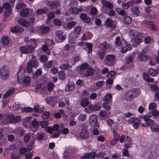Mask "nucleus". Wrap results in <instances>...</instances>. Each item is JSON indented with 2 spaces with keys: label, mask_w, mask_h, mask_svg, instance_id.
<instances>
[{
  "label": "nucleus",
  "mask_w": 159,
  "mask_h": 159,
  "mask_svg": "<svg viewBox=\"0 0 159 159\" xmlns=\"http://www.w3.org/2000/svg\"><path fill=\"white\" fill-rule=\"evenodd\" d=\"M86 118V115L85 114H81L78 116V119L81 121H83Z\"/></svg>",
  "instance_id": "nucleus-50"
},
{
  "label": "nucleus",
  "mask_w": 159,
  "mask_h": 159,
  "mask_svg": "<svg viewBox=\"0 0 159 159\" xmlns=\"http://www.w3.org/2000/svg\"><path fill=\"white\" fill-rule=\"evenodd\" d=\"M18 22L19 24L23 26H28L30 25V24L29 22L26 21L23 18L20 19Z\"/></svg>",
  "instance_id": "nucleus-18"
},
{
  "label": "nucleus",
  "mask_w": 159,
  "mask_h": 159,
  "mask_svg": "<svg viewBox=\"0 0 159 159\" xmlns=\"http://www.w3.org/2000/svg\"><path fill=\"white\" fill-rule=\"evenodd\" d=\"M29 10L28 8H26L21 11L20 15L22 17L26 16L29 13Z\"/></svg>",
  "instance_id": "nucleus-30"
},
{
  "label": "nucleus",
  "mask_w": 159,
  "mask_h": 159,
  "mask_svg": "<svg viewBox=\"0 0 159 159\" xmlns=\"http://www.w3.org/2000/svg\"><path fill=\"white\" fill-rule=\"evenodd\" d=\"M2 44L5 45H7L9 44V40L7 36H4L2 38Z\"/></svg>",
  "instance_id": "nucleus-34"
},
{
  "label": "nucleus",
  "mask_w": 159,
  "mask_h": 159,
  "mask_svg": "<svg viewBox=\"0 0 159 159\" xmlns=\"http://www.w3.org/2000/svg\"><path fill=\"white\" fill-rule=\"evenodd\" d=\"M48 11V8L47 7H44L42 9H40L36 11V13L38 14H42L47 13Z\"/></svg>",
  "instance_id": "nucleus-26"
},
{
  "label": "nucleus",
  "mask_w": 159,
  "mask_h": 159,
  "mask_svg": "<svg viewBox=\"0 0 159 159\" xmlns=\"http://www.w3.org/2000/svg\"><path fill=\"white\" fill-rule=\"evenodd\" d=\"M80 18L83 21L86 23H88L90 21V19L89 17L88 16L85 14H82L80 16Z\"/></svg>",
  "instance_id": "nucleus-17"
},
{
  "label": "nucleus",
  "mask_w": 159,
  "mask_h": 159,
  "mask_svg": "<svg viewBox=\"0 0 159 159\" xmlns=\"http://www.w3.org/2000/svg\"><path fill=\"white\" fill-rule=\"evenodd\" d=\"M96 153L94 152L88 153L89 159H94L96 157Z\"/></svg>",
  "instance_id": "nucleus-56"
},
{
  "label": "nucleus",
  "mask_w": 159,
  "mask_h": 159,
  "mask_svg": "<svg viewBox=\"0 0 159 159\" xmlns=\"http://www.w3.org/2000/svg\"><path fill=\"white\" fill-rule=\"evenodd\" d=\"M13 116L12 115H8L7 116V120L9 123H13Z\"/></svg>",
  "instance_id": "nucleus-37"
},
{
  "label": "nucleus",
  "mask_w": 159,
  "mask_h": 159,
  "mask_svg": "<svg viewBox=\"0 0 159 159\" xmlns=\"http://www.w3.org/2000/svg\"><path fill=\"white\" fill-rule=\"evenodd\" d=\"M13 122L14 124H16L17 123L21 121V118L19 116H13Z\"/></svg>",
  "instance_id": "nucleus-46"
},
{
  "label": "nucleus",
  "mask_w": 159,
  "mask_h": 159,
  "mask_svg": "<svg viewBox=\"0 0 159 159\" xmlns=\"http://www.w3.org/2000/svg\"><path fill=\"white\" fill-rule=\"evenodd\" d=\"M72 67L71 66H70L68 64H63L61 66V68L64 70H66L69 68H71Z\"/></svg>",
  "instance_id": "nucleus-55"
},
{
  "label": "nucleus",
  "mask_w": 159,
  "mask_h": 159,
  "mask_svg": "<svg viewBox=\"0 0 159 159\" xmlns=\"http://www.w3.org/2000/svg\"><path fill=\"white\" fill-rule=\"evenodd\" d=\"M105 50V49H99L97 52V55L101 60L104 59L106 54Z\"/></svg>",
  "instance_id": "nucleus-14"
},
{
  "label": "nucleus",
  "mask_w": 159,
  "mask_h": 159,
  "mask_svg": "<svg viewBox=\"0 0 159 159\" xmlns=\"http://www.w3.org/2000/svg\"><path fill=\"white\" fill-rule=\"evenodd\" d=\"M97 122V117L96 115H92L90 116L89 118V123L93 127L96 126Z\"/></svg>",
  "instance_id": "nucleus-10"
},
{
  "label": "nucleus",
  "mask_w": 159,
  "mask_h": 159,
  "mask_svg": "<svg viewBox=\"0 0 159 159\" xmlns=\"http://www.w3.org/2000/svg\"><path fill=\"white\" fill-rule=\"evenodd\" d=\"M116 11L119 15L123 16L126 15V12L124 10H120L119 8L117 9L116 10Z\"/></svg>",
  "instance_id": "nucleus-53"
},
{
  "label": "nucleus",
  "mask_w": 159,
  "mask_h": 159,
  "mask_svg": "<svg viewBox=\"0 0 159 159\" xmlns=\"http://www.w3.org/2000/svg\"><path fill=\"white\" fill-rule=\"evenodd\" d=\"M54 43L53 40L48 39H46L44 41V44L51 48V49L53 48V45Z\"/></svg>",
  "instance_id": "nucleus-20"
},
{
  "label": "nucleus",
  "mask_w": 159,
  "mask_h": 159,
  "mask_svg": "<svg viewBox=\"0 0 159 159\" xmlns=\"http://www.w3.org/2000/svg\"><path fill=\"white\" fill-rule=\"evenodd\" d=\"M14 89L12 88H10L7 92L5 93L3 95V98H7L8 96H11L14 93Z\"/></svg>",
  "instance_id": "nucleus-21"
},
{
  "label": "nucleus",
  "mask_w": 159,
  "mask_h": 159,
  "mask_svg": "<svg viewBox=\"0 0 159 159\" xmlns=\"http://www.w3.org/2000/svg\"><path fill=\"white\" fill-rule=\"evenodd\" d=\"M133 2H128L127 3H123L122 5V7L124 9H126L131 6Z\"/></svg>",
  "instance_id": "nucleus-32"
},
{
  "label": "nucleus",
  "mask_w": 159,
  "mask_h": 159,
  "mask_svg": "<svg viewBox=\"0 0 159 159\" xmlns=\"http://www.w3.org/2000/svg\"><path fill=\"white\" fill-rule=\"evenodd\" d=\"M116 73V72L115 71H110L107 74V78H112L115 75Z\"/></svg>",
  "instance_id": "nucleus-57"
},
{
  "label": "nucleus",
  "mask_w": 159,
  "mask_h": 159,
  "mask_svg": "<svg viewBox=\"0 0 159 159\" xmlns=\"http://www.w3.org/2000/svg\"><path fill=\"white\" fill-rule=\"evenodd\" d=\"M50 116V113L48 111H45L42 114V117L43 119H46L49 117Z\"/></svg>",
  "instance_id": "nucleus-40"
},
{
  "label": "nucleus",
  "mask_w": 159,
  "mask_h": 159,
  "mask_svg": "<svg viewBox=\"0 0 159 159\" xmlns=\"http://www.w3.org/2000/svg\"><path fill=\"white\" fill-rule=\"evenodd\" d=\"M40 28H41V32L43 34L47 33L49 31L50 29V27L48 26H46L43 28L41 27Z\"/></svg>",
  "instance_id": "nucleus-39"
},
{
  "label": "nucleus",
  "mask_w": 159,
  "mask_h": 159,
  "mask_svg": "<svg viewBox=\"0 0 159 159\" xmlns=\"http://www.w3.org/2000/svg\"><path fill=\"white\" fill-rule=\"evenodd\" d=\"M76 25V22L74 21H71L67 24V27L71 28L74 27Z\"/></svg>",
  "instance_id": "nucleus-48"
},
{
  "label": "nucleus",
  "mask_w": 159,
  "mask_h": 159,
  "mask_svg": "<svg viewBox=\"0 0 159 159\" xmlns=\"http://www.w3.org/2000/svg\"><path fill=\"white\" fill-rule=\"evenodd\" d=\"M119 48L121 49V51L122 53H124L127 51L130 50L131 48L129 45L128 44L127 42L125 40H123V42L121 45V47Z\"/></svg>",
  "instance_id": "nucleus-8"
},
{
  "label": "nucleus",
  "mask_w": 159,
  "mask_h": 159,
  "mask_svg": "<svg viewBox=\"0 0 159 159\" xmlns=\"http://www.w3.org/2000/svg\"><path fill=\"white\" fill-rule=\"evenodd\" d=\"M89 108L92 111H97L100 109V107L98 104L94 105H90L89 106Z\"/></svg>",
  "instance_id": "nucleus-23"
},
{
  "label": "nucleus",
  "mask_w": 159,
  "mask_h": 159,
  "mask_svg": "<svg viewBox=\"0 0 159 159\" xmlns=\"http://www.w3.org/2000/svg\"><path fill=\"white\" fill-rule=\"evenodd\" d=\"M21 27H19L17 26H15L11 28V31L13 33H17L20 31V29Z\"/></svg>",
  "instance_id": "nucleus-38"
},
{
  "label": "nucleus",
  "mask_w": 159,
  "mask_h": 159,
  "mask_svg": "<svg viewBox=\"0 0 159 159\" xmlns=\"http://www.w3.org/2000/svg\"><path fill=\"white\" fill-rule=\"evenodd\" d=\"M89 104L88 100L86 99H84L81 102L80 105L81 107H84L88 106Z\"/></svg>",
  "instance_id": "nucleus-42"
},
{
  "label": "nucleus",
  "mask_w": 159,
  "mask_h": 159,
  "mask_svg": "<svg viewBox=\"0 0 159 159\" xmlns=\"http://www.w3.org/2000/svg\"><path fill=\"white\" fill-rule=\"evenodd\" d=\"M159 69H157V70H154L152 68H150L148 70L149 73L152 76H156L158 73Z\"/></svg>",
  "instance_id": "nucleus-31"
},
{
  "label": "nucleus",
  "mask_w": 159,
  "mask_h": 159,
  "mask_svg": "<svg viewBox=\"0 0 159 159\" xmlns=\"http://www.w3.org/2000/svg\"><path fill=\"white\" fill-rule=\"evenodd\" d=\"M54 17L55 14L54 13L52 12H50L49 13L48 15L47 20L52 19Z\"/></svg>",
  "instance_id": "nucleus-60"
},
{
  "label": "nucleus",
  "mask_w": 159,
  "mask_h": 159,
  "mask_svg": "<svg viewBox=\"0 0 159 159\" xmlns=\"http://www.w3.org/2000/svg\"><path fill=\"white\" fill-rule=\"evenodd\" d=\"M46 101L49 105L53 107L56 103L57 98L53 97H48L46 98Z\"/></svg>",
  "instance_id": "nucleus-9"
},
{
  "label": "nucleus",
  "mask_w": 159,
  "mask_h": 159,
  "mask_svg": "<svg viewBox=\"0 0 159 159\" xmlns=\"http://www.w3.org/2000/svg\"><path fill=\"white\" fill-rule=\"evenodd\" d=\"M59 78L61 80H63L65 78V74L64 72L62 71H60L58 73Z\"/></svg>",
  "instance_id": "nucleus-51"
},
{
  "label": "nucleus",
  "mask_w": 159,
  "mask_h": 159,
  "mask_svg": "<svg viewBox=\"0 0 159 159\" xmlns=\"http://www.w3.org/2000/svg\"><path fill=\"white\" fill-rule=\"evenodd\" d=\"M11 9H6L4 13V16L5 18L7 17L11 14Z\"/></svg>",
  "instance_id": "nucleus-47"
},
{
  "label": "nucleus",
  "mask_w": 159,
  "mask_h": 159,
  "mask_svg": "<svg viewBox=\"0 0 159 159\" xmlns=\"http://www.w3.org/2000/svg\"><path fill=\"white\" fill-rule=\"evenodd\" d=\"M57 37L61 40L63 41L66 39L65 36L63 35V33L60 31H57L56 32Z\"/></svg>",
  "instance_id": "nucleus-16"
},
{
  "label": "nucleus",
  "mask_w": 159,
  "mask_h": 159,
  "mask_svg": "<svg viewBox=\"0 0 159 159\" xmlns=\"http://www.w3.org/2000/svg\"><path fill=\"white\" fill-rule=\"evenodd\" d=\"M54 85L51 82L49 83L47 85L48 90L49 91H51L53 89Z\"/></svg>",
  "instance_id": "nucleus-44"
},
{
  "label": "nucleus",
  "mask_w": 159,
  "mask_h": 159,
  "mask_svg": "<svg viewBox=\"0 0 159 159\" xmlns=\"http://www.w3.org/2000/svg\"><path fill=\"white\" fill-rule=\"evenodd\" d=\"M32 126L33 128H36L39 126V124L36 119H33L32 122Z\"/></svg>",
  "instance_id": "nucleus-54"
},
{
  "label": "nucleus",
  "mask_w": 159,
  "mask_h": 159,
  "mask_svg": "<svg viewBox=\"0 0 159 159\" xmlns=\"http://www.w3.org/2000/svg\"><path fill=\"white\" fill-rule=\"evenodd\" d=\"M131 11L133 13V15L135 17H137L139 15V9L137 7H135L134 8L131 9Z\"/></svg>",
  "instance_id": "nucleus-29"
},
{
  "label": "nucleus",
  "mask_w": 159,
  "mask_h": 159,
  "mask_svg": "<svg viewBox=\"0 0 159 159\" xmlns=\"http://www.w3.org/2000/svg\"><path fill=\"white\" fill-rule=\"evenodd\" d=\"M102 3L103 4H104V5L108 8H111L113 7L112 4L108 2L104 1H102Z\"/></svg>",
  "instance_id": "nucleus-45"
},
{
  "label": "nucleus",
  "mask_w": 159,
  "mask_h": 159,
  "mask_svg": "<svg viewBox=\"0 0 159 159\" xmlns=\"http://www.w3.org/2000/svg\"><path fill=\"white\" fill-rule=\"evenodd\" d=\"M25 68H21L20 69L17 76L18 81L24 78L25 75Z\"/></svg>",
  "instance_id": "nucleus-12"
},
{
  "label": "nucleus",
  "mask_w": 159,
  "mask_h": 159,
  "mask_svg": "<svg viewBox=\"0 0 159 159\" xmlns=\"http://www.w3.org/2000/svg\"><path fill=\"white\" fill-rule=\"evenodd\" d=\"M40 124L42 127L46 128L48 125V122L47 121H42L40 122Z\"/></svg>",
  "instance_id": "nucleus-58"
},
{
  "label": "nucleus",
  "mask_w": 159,
  "mask_h": 159,
  "mask_svg": "<svg viewBox=\"0 0 159 159\" xmlns=\"http://www.w3.org/2000/svg\"><path fill=\"white\" fill-rule=\"evenodd\" d=\"M147 52V51L143 49L139 54V58L141 61H145L149 58V57L144 53Z\"/></svg>",
  "instance_id": "nucleus-11"
},
{
  "label": "nucleus",
  "mask_w": 159,
  "mask_h": 159,
  "mask_svg": "<svg viewBox=\"0 0 159 159\" xmlns=\"http://www.w3.org/2000/svg\"><path fill=\"white\" fill-rule=\"evenodd\" d=\"M0 76L3 80L8 79L9 76V71L8 67L4 66L2 67L0 69Z\"/></svg>",
  "instance_id": "nucleus-2"
},
{
  "label": "nucleus",
  "mask_w": 159,
  "mask_h": 159,
  "mask_svg": "<svg viewBox=\"0 0 159 159\" xmlns=\"http://www.w3.org/2000/svg\"><path fill=\"white\" fill-rule=\"evenodd\" d=\"M140 122L141 121L140 120L138 119L136 120L133 123V126L134 128L135 129H137L140 125Z\"/></svg>",
  "instance_id": "nucleus-41"
},
{
  "label": "nucleus",
  "mask_w": 159,
  "mask_h": 159,
  "mask_svg": "<svg viewBox=\"0 0 159 159\" xmlns=\"http://www.w3.org/2000/svg\"><path fill=\"white\" fill-rule=\"evenodd\" d=\"M136 90L133 89L126 92L124 94V98L127 101H130L132 99L133 96L135 95Z\"/></svg>",
  "instance_id": "nucleus-6"
},
{
  "label": "nucleus",
  "mask_w": 159,
  "mask_h": 159,
  "mask_svg": "<svg viewBox=\"0 0 159 159\" xmlns=\"http://www.w3.org/2000/svg\"><path fill=\"white\" fill-rule=\"evenodd\" d=\"M20 157V155L18 154L15 155V154L12 153L11 154V159H19Z\"/></svg>",
  "instance_id": "nucleus-64"
},
{
  "label": "nucleus",
  "mask_w": 159,
  "mask_h": 159,
  "mask_svg": "<svg viewBox=\"0 0 159 159\" xmlns=\"http://www.w3.org/2000/svg\"><path fill=\"white\" fill-rule=\"evenodd\" d=\"M159 126L154 123L151 126V129L152 131L157 132L158 130Z\"/></svg>",
  "instance_id": "nucleus-43"
},
{
  "label": "nucleus",
  "mask_w": 159,
  "mask_h": 159,
  "mask_svg": "<svg viewBox=\"0 0 159 159\" xmlns=\"http://www.w3.org/2000/svg\"><path fill=\"white\" fill-rule=\"evenodd\" d=\"M53 21L55 24L57 25L60 26L62 25L61 22L59 19H55Z\"/></svg>",
  "instance_id": "nucleus-62"
},
{
  "label": "nucleus",
  "mask_w": 159,
  "mask_h": 159,
  "mask_svg": "<svg viewBox=\"0 0 159 159\" xmlns=\"http://www.w3.org/2000/svg\"><path fill=\"white\" fill-rule=\"evenodd\" d=\"M132 142L129 138L127 137L125 140V146L126 149L130 147L132 145Z\"/></svg>",
  "instance_id": "nucleus-27"
},
{
  "label": "nucleus",
  "mask_w": 159,
  "mask_h": 159,
  "mask_svg": "<svg viewBox=\"0 0 159 159\" xmlns=\"http://www.w3.org/2000/svg\"><path fill=\"white\" fill-rule=\"evenodd\" d=\"M38 64L39 62L37 60L30 59L26 66L27 72L31 73L32 71V68L37 67Z\"/></svg>",
  "instance_id": "nucleus-4"
},
{
  "label": "nucleus",
  "mask_w": 159,
  "mask_h": 159,
  "mask_svg": "<svg viewBox=\"0 0 159 159\" xmlns=\"http://www.w3.org/2000/svg\"><path fill=\"white\" fill-rule=\"evenodd\" d=\"M47 5L51 7V8H54L55 7L57 6L56 3L53 2H48Z\"/></svg>",
  "instance_id": "nucleus-52"
},
{
  "label": "nucleus",
  "mask_w": 159,
  "mask_h": 159,
  "mask_svg": "<svg viewBox=\"0 0 159 159\" xmlns=\"http://www.w3.org/2000/svg\"><path fill=\"white\" fill-rule=\"evenodd\" d=\"M74 88V85H68V86H67L66 88V90L67 91H71L73 90Z\"/></svg>",
  "instance_id": "nucleus-63"
},
{
  "label": "nucleus",
  "mask_w": 159,
  "mask_h": 159,
  "mask_svg": "<svg viewBox=\"0 0 159 159\" xmlns=\"http://www.w3.org/2000/svg\"><path fill=\"white\" fill-rule=\"evenodd\" d=\"M83 10L82 9H79L75 7L70 8L69 9L70 12L73 14H76L79 13Z\"/></svg>",
  "instance_id": "nucleus-24"
},
{
  "label": "nucleus",
  "mask_w": 159,
  "mask_h": 159,
  "mask_svg": "<svg viewBox=\"0 0 159 159\" xmlns=\"http://www.w3.org/2000/svg\"><path fill=\"white\" fill-rule=\"evenodd\" d=\"M23 81V85L26 86H28L30 84V78L29 77H25L24 80Z\"/></svg>",
  "instance_id": "nucleus-35"
},
{
  "label": "nucleus",
  "mask_w": 159,
  "mask_h": 159,
  "mask_svg": "<svg viewBox=\"0 0 159 159\" xmlns=\"http://www.w3.org/2000/svg\"><path fill=\"white\" fill-rule=\"evenodd\" d=\"M137 119L134 117H132L129 118L127 120V122L129 124H131L132 123H134V122Z\"/></svg>",
  "instance_id": "nucleus-61"
},
{
  "label": "nucleus",
  "mask_w": 159,
  "mask_h": 159,
  "mask_svg": "<svg viewBox=\"0 0 159 159\" xmlns=\"http://www.w3.org/2000/svg\"><path fill=\"white\" fill-rule=\"evenodd\" d=\"M81 127L82 129L80 133V136L83 139H86L88 138L89 135L87 125L83 124L81 125Z\"/></svg>",
  "instance_id": "nucleus-5"
},
{
  "label": "nucleus",
  "mask_w": 159,
  "mask_h": 159,
  "mask_svg": "<svg viewBox=\"0 0 159 159\" xmlns=\"http://www.w3.org/2000/svg\"><path fill=\"white\" fill-rule=\"evenodd\" d=\"M157 107V104L155 102L151 103L149 106L148 108L149 110H154Z\"/></svg>",
  "instance_id": "nucleus-49"
},
{
  "label": "nucleus",
  "mask_w": 159,
  "mask_h": 159,
  "mask_svg": "<svg viewBox=\"0 0 159 159\" xmlns=\"http://www.w3.org/2000/svg\"><path fill=\"white\" fill-rule=\"evenodd\" d=\"M123 21L124 24L128 25L131 23L132 20L130 16H125L124 17Z\"/></svg>",
  "instance_id": "nucleus-25"
},
{
  "label": "nucleus",
  "mask_w": 159,
  "mask_h": 159,
  "mask_svg": "<svg viewBox=\"0 0 159 159\" xmlns=\"http://www.w3.org/2000/svg\"><path fill=\"white\" fill-rule=\"evenodd\" d=\"M129 35L135 46H137L142 42V37L140 32L133 30L130 33Z\"/></svg>",
  "instance_id": "nucleus-1"
},
{
  "label": "nucleus",
  "mask_w": 159,
  "mask_h": 159,
  "mask_svg": "<svg viewBox=\"0 0 159 159\" xmlns=\"http://www.w3.org/2000/svg\"><path fill=\"white\" fill-rule=\"evenodd\" d=\"M111 45L110 44L106 42H104L100 44L99 48H101V49H105L106 51V49L111 48Z\"/></svg>",
  "instance_id": "nucleus-15"
},
{
  "label": "nucleus",
  "mask_w": 159,
  "mask_h": 159,
  "mask_svg": "<svg viewBox=\"0 0 159 159\" xmlns=\"http://www.w3.org/2000/svg\"><path fill=\"white\" fill-rule=\"evenodd\" d=\"M116 56L113 54L107 55L104 59L105 64L108 66H112L115 63Z\"/></svg>",
  "instance_id": "nucleus-3"
},
{
  "label": "nucleus",
  "mask_w": 159,
  "mask_h": 159,
  "mask_svg": "<svg viewBox=\"0 0 159 159\" xmlns=\"http://www.w3.org/2000/svg\"><path fill=\"white\" fill-rule=\"evenodd\" d=\"M20 49L21 52L24 54L32 53L34 49L33 47L31 45L28 47L21 46L20 47Z\"/></svg>",
  "instance_id": "nucleus-7"
},
{
  "label": "nucleus",
  "mask_w": 159,
  "mask_h": 159,
  "mask_svg": "<svg viewBox=\"0 0 159 159\" xmlns=\"http://www.w3.org/2000/svg\"><path fill=\"white\" fill-rule=\"evenodd\" d=\"M25 4L23 3H19L16 6V9L19 10H20V9H22L25 7Z\"/></svg>",
  "instance_id": "nucleus-59"
},
{
  "label": "nucleus",
  "mask_w": 159,
  "mask_h": 159,
  "mask_svg": "<svg viewBox=\"0 0 159 159\" xmlns=\"http://www.w3.org/2000/svg\"><path fill=\"white\" fill-rule=\"evenodd\" d=\"M81 28V27L80 26H78L75 28L73 33L75 34V36L78 35L80 32Z\"/></svg>",
  "instance_id": "nucleus-36"
},
{
  "label": "nucleus",
  "mask_w": 159,
  "mask_h": 159,
  "mask_svg": "<svg viewBox=\"0 0 159 159\" xmlns=\"http://www.w3.org/2000/svg\"><path fill=\"white\" fill-rule=\"evenodd\" d=\"M123 40L120 39V38L119 36H117L116 38L115 43L116 46L117 48H120L123 42Z\"/></svg>",
  "instance_id": "nucleus-19"
},
{
  "label": "nucleus",
  "mask_w": 159,
  "mask_h": 159,
  "mask_svg": "<svg viewBox=\"0 0 159 159\" xmlns=\"http://www.w3.org/2000/svg\"><path fill=\"white\" fill-rule=\"evenodd\" d=\"M112 99V96L111 94H107L105 95L103 98V101L104 103H108Z\"/></svg>",
  "instance_id": "nucleus-28"
},
{
  "label": "nucleus",
  "mask_w": 159,
  "mask_h": 159,
  "mask_svg": "<svg viewBox=\"0 0 159 159\" xmlns=\"http://www.w3.org/2000/svg\"><path fill=\"white\" fill-rule=\"evenodd\" d=\"M106 24L107 25L112 29H114L116 27L115 25L114 24L113 21L111 19L108 18L106 20Z\"/></svg>",
  "instance_id": "nucleus-22"
},
{
  "label": "nucleus",
  "mask_w": 159,
  "mask_h": 159,
  "mask_svg": "<svg viewBox=\"0 0 159 159\" xmlns=\"http://www.w3.org/2000/svg\"><path fill=\"white\" fill-rule=\"evenodd\" d=\"M44 89V87H42V84H39L36 86L34 90L35 92H39L41 93H43L45 92Z\"/></svg>",
  "instance_id": "nucleus-13"
},
{
  "label": "nucleus",
  "mask_w": 159,
  "mask_h": 159,
  "mask_svg": "<svg viewBox=\"0 0 159 159\" xmlns=\"http://www.w3.org/2000/svg\"><path fill=\"white\" fill-rule=\"evenodd\" d=\"M93 70L90 68H89L88 69L87 73L85 74V76L86 77L88 76H91L93 74Z\"/></svg>",
  "instance_id": "nucleus-33"
}]
</instances>
